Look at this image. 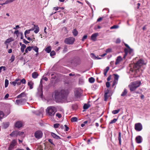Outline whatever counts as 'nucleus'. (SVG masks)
I'll return each instance as SVG.
<instances>
[{
  "instance_id": "9b49d317",
  "label": "nucleus",
  "mask_w": 150,
  "mask_h": 150,
  "mask_svg": "<svg viewBox=\"0 0 150 150\" xmlns=\"http://www.w3.org/2000/svg\"><path fill=\"white\" fill-rule=\"evenodd\" d=\"M125 54L124 56V58H125V57L128 54V53L129 54H132L133 52V50L130 48L129 49L125 48L124 50Z\"/></svg>"
},
{
  "instance_id": "58836bf2",
  "label": "nucleus",
  "mask_w": 150,
  "mask_h": 150,
  "mask_svg": "<svg viewBox=\"0 0 150 150\" xmlns=\"http://www.w3.org/2000/svg\"><path fill=\"white\" fill-rule=\"evenodd\" d=\"M8 84V80L6 79L5 80V88L7 87Z\"/></svg>"
},
{
  "instance_id": "c03bdc74",
  "label": "nucleus",
  "mask_w": 150,
  "mask_h": 150,
  "mask_svg": "<svg viewBox=\"0 0 150 150\" xmlns=\"http://www.w3.org/2000/svg\"><path fill=\"white\" fill-rule=\"evenodd\" d=\"M9 125L8 123H6L4 124L3 126L4 128H6L8 127Z\"/></svg>"
},
{
  "instance_id": "13d9d810",
  "label": "nucleus",
  "mask_w": 150,
  "mask_h": 150,
  "mask_svg": "<svg viewBox=\"0 0 150 150\" xmlns=\"http://www.w3.org/2000/svg\"><path fill=\"white\" fill-rule=\"evenodd\" d=\"M26 48H27V50H28V51H30L32 50V47L29 46V47H27Z\"/></svg>"
},
{
  "instance_id": "a18cd8bd",
  "label": "nucleus",
  "mask_w": 150,
  "mask_h": 150,
  "mask_svg": "<svg viewBox=\"0 0 150 150\" xmlns=\"http://www.w3.org/2000/svg\"><path fill=\"white\" fill-rule=\"evenodd\" d=\"M119 27V26L117 25H114L112 27H111L110 28L111 29H116L118 28Z\"/></svg>"
},
{
  "instance_id": "412c9836",
  "label": "nucleus",
  "mask_w": 150,
  "mask_h": 150,
  "mask_svg": "<svg viewBox=\"0 0 150 150\" xmlns=\"http://www.w3.org/2000/svg\"><path fill=\"white\" fill-rule=\"evenodd\" d=\"M90 56L93 59H100V58H98L96 56L95 54L93 53H91L90 54Z\"/></svg>"
},
{
  "instance_id": "7c9ffc66",
  "label": "nucleus",
  "mask_w": 150,
  "mask_h": 150,
  "mask_svg": "<svg viewBox=\"0 0 150 150\" xmlns=\"http://www.w3.org/2000/svg\"><path fill=\"white\" fill-rule=\"evenodd\" d=\"M120 110V109H119L117 110H113L112 112V113L113 114H116L118 113Z\"/></svg>"
},
{
  "instance_id": "680f3d73",
  "label": "nucleus",
  "mask_w": 150,
  "mask_h": 150,
  "mask_svg": "<svg viewBox=\"0 0 150 150\" xmlns=\"http://www.w3.org/2000/svg\"><path fill=\"white\" fill-rule=\"evenodd\" d=\"M9 94L8 93H7L5 95L4 98L5 99H6L7 98H8L9 97Z\"/></svg>"
},
{
  "instance_id": "338daca9",
  "label": "nucleus",
  "mask_w": 150,
  "mask_h": 150,
  "mask_svg": "<svg viewBox=\"0 0 150 150\" xmlns=\"http://www.w3.org/2000/svg\"><path fill=\"white\" fill-rule=\"evenodd\" d=\"M49 142L51 143L52 144L54 145L53 142L52 140L50 139H49L48 140Z\"/></svg>"
},
{
  "instance_id": "72a5a7b5",
  "label": "nucleus",
  "mask_w": 150,
  "mask_h": 150,
  "mask_svg": "<svg viewBox=\"0 0 150 150\" xmlns=\"http://www.w3.org/2000/svg\"><path fill=\"white\" fill-rule=\"evenodd\" d=\"M26 46L25 45H23V46L21 47V52L22 53H23L24 52V49L26 48Z\"/></svg>"
},
{
  "instance_id": "a211bd4d",
  "label": "nucleus",
  "mask_w": 150,
  "mask_h": 150,
  "mask_svg": "<svg viewBox=\"0 0 150 150\" xmlns=\"http://www.w3.org/2000/svg\"><path fill=\"white\" fill-rule=\"evenodd\" d=\"M51 135L53 138L55 139H61L59 136L53 132H52L51 133Z\"/></svg>"
},
{
  "instance_id": "4c0bfd02",
  "label": "nucleus",
  "mask_w": 150,
  "mask_h": 150,
  "mask_svg": "<svg viewBox=\"0 0 150 150\" xmlns=\"http://www.w3.org/2000/svg\"><path fill=\"white\" fill-rule=\"evenodd\" d=\"M46 29H47L46 27H45L44 28V34L43 37H44L45 38H46V37H47L46 35H47V32L46 31Z\"/></svg>"
},
{
  "instance_id": "052dcab7",
  "label": "nucleus",
  "mask_w": 150,
  "mask_h": 150,
  "mask_svg": "<svg viewBox=\"0 0 150 150\" xmlns=\"http://www.w3.org/2000/svg\"><path fill=\"white\" fill-rule=\"evenodd\" d=\"M87 35H85L83 36L82 39V40L83 41L85 39H86L87 38Z\"/></svg>"
},
{
  "instance_id": "5701e85b",
  "label": "nucleus",
  "mask_w": 150,
  "mask_h": 150,
  "mask_svg": "<svg viewBox=\"0 0 150 150\" xmlns=\"http://www.w3.org/2000/svg\"><path fill=\"white\" fill-rule=\"evenodd\" d=\"M78 106L77 104H73L71 105V108L72 109L76 110L78 108Z\"/></svg>"
},
{
  "instance_id": "6e6d98bb",
  "label": "nucleus",
  "mask_w": 150,
  "mask_h": 150,
  "mask_svg": "<svg viewBox=\"0 0 150 150\" xmlns=\"http://www.w3.org/2000/svg\"><path fill=\"white\" fill-rule=\"evenodd\" d=\"M112 49L111 48H108L106 50V53H108L111 52Z\"/></svg>"
},
{
  "instance_id": "473e14b6",
  "label": "nucleus",
  "mask_w": 150,
  "mask_h": 150,
  "mask_svg": "<svg viewBox=\"0 0 150 150\" xmlns=\"http://www.w3.org/2000/svg\"><path fill=\"white\" fill-rule=\"evenodd\" d=\"M4 116V112L2 111H0V120L3 118Z\"/></svg>"
},
{
  "instance_id": "e2e57ef3",
  "label": "nucleus",
  "mask_w": 150,
  "mask_h": 150,
  "mask_svg": "<svg viewBox=\"0 0 150 150\" xmlns=\"http://www.w3.org/2000/svg\"><path fill=\"white\" fill-rule=\"evenodd\" d=\"M64 126L66 128L65 131H68L69 129V128L66 125H64Z\"/></svg>"
},
{
  "instance_id": "f704fd0d",
  "label": "nucleus",
  "mask_w": 150,
  "mask_h": 150,
  "mask_svg": "<svg viewBox=\"0 0 150 150\" xmlns=\"http://www.w3.org/2000/svg\"><path fill=\"white\" fill-rule=\"evenodd\" d=\"M89 82L91 83H93L95 81V79L93 77H90L88 79Z\"/></svg>"
},
{
  "instance_id": "4be33fe9",
  "label": "nucleus",
  "mask_w": 150,
  "mask_h": 150,
  "mask_svg": "<svg viewBox=\"0 0 150 150\" xmlns=\"http://www.w3.org/2000/svg\"><path fill=\"white\" fill-rule=\"evenodd\" d=\"M10 136L11 137L17 136V131H14L13 132L10 134Z\"/></svg>"
},
{
  "instance_id": "774afa93",
  "label": "nucleus",
  "mask_w": 150,
  "mask_h": 150,
  "mask_svg": "<svg viewBox=\"0 0 150 150\" xmlns=\"http://www.w3.org/2000/svg\"><path fill=\"white\" fill-rule=\"evenodd\" d=\"M10 2L9 0H6L5 2L3 4H7L9 3H10Z\"/></svg>"
},
{
  "instance_id": "39448f33",
  "label": "nucleus",
  "mask_w": 150,
  "mask_h": 150,
  "mask_svg": "<svg viewBox=\"0 0 150 150\" xmlns=\"http://www.w3.org/2000/svg\"><path fill=\"white\" fill-rule=\"evenodd\" d=\"M43 133L41 130H38L36 131L34 134V135L36 138L39 139L41 138L43 136Z\"/></svg>"
},
{
  "instance_id": "5fc2aeb1",
  "label": "nucleus",
  "mask_w": 150,
  "mask_h": 150,
  "mask_svg": "<svg viewBox=\"0 0 150 150\" xmlns=\"http://www.w3.org/2000/svg\"><path fill=\"white\" fill-rule=\"evenodd\" d=\"M91 122V119L90 118H88V120H86V121H85L84 122V124H87L88 122H89V123H90Z\"/></svg>"
},
{
  "instance_id": "20e7f679",
  "label": "nucleus",
  "mask_w": 150,
  "mask_h": 150,
  "mask_svg": "<svg viewBox=\"0 0 150 150\" xmlns=\"http://www.w3.org/2000/svg\"><path fill=\"white\" fill-rule=\"evenodd\" d=\"M57 111L56 108L54 106L48 107L46 110V112L48 115L50 116H53Z\"/></svg>"
},
{
  "instance_id": "f3484780",
  "label": "nucleus",
  "mask_w": 150,
  "mask_h": 150,
  "mask_svg": "<svg viewBox=\"0 0 150 150\" xmlns=\"http://www.w3.org/2000/svg\"><path fill=\"white\" fill-rule=\"evenodd\" d=\"M109 91L108 89H107L105 91L104 95V100L106 101L108 97V94L109 93Z\"/></svg>"
},
{
  "instance_id": "e433bc0d",
  "label": "nucleus",
  "mask_w": 150,
  "mask_h": 150,
  "mask_svg": "<svg viewBox=\"0 0 150 150\" xmlns=\"http://www.w3.org/2000/svg\"><path fill=\"white\" fill-rule=\"evenodd\" d=\"M32 49L37 53H38V48L36 46L32 47Z\"/></svg>"
},
{
  "instance_id": "6e6552de",
  "label": "nucleus",
  "mask_w": 150,
  "mask_h": 150,
  "mask_svg": "<svg viewBox=\"0 0 150 150\" xmlns=\"http://www.w3.org/2000/svg\"><path fill=\"white\" fill-rule=\"evenodd\" d=\"M42 80L40 81V87L38 89V93L39 95H40V97L42 98L43 97V91H42V83H41Z\"/></svg>"
},
{
  "instance_id": "cd10ccee",
  "label": "nucleus",
  "mask_w": 150,
  "mask_h": 150,
  "mask_svg": "<svg viewBox=\"0 0 150 150\" xmlns=\"http://www.w3.org/2000/svg\"><path fill=\"white\" fill-rule=\"evenodd\" d=\"M51 47H47L46 48L45 50V51L48 53H50L51 51Z\"/></svg>"
},
{
  "instance_id": "69168bd1",
  "label": "nucleus",
  "mask_w": 150,
  "mask_h": 150,
  "mask_svg": "<svg viewBox=\"0 0 150 150\" xmlns=\"http://www.w3.org/2000/svg\"><path fill=\"white\" fill-rule=\"evenodd\" d=\"M120 40L119 38H117L116 41V43H120Z\"/></svg>"
},
{
  "instance_id": "b1692460",
  "label": "nucleus",
  "mask_w": 150,
  "mask_h": 150,
  "mask_svg": "<svg viewBox=\"0 0 150 150\" xmlns=\"http://www.w3.org/2000/svg\"><path fill=\"white\" fill-rule=\"evenodd\" d=\"M38 76V74L37 72H34L32 74V77L34 79L36 78Z\"/></svg>"
},
{
  "instance_id": "f8f14e48",
  "label": "nucleus",
  "mask_w": 150,
  "mask_h": 150,
  "mask_svg": "<svg viewBox=\"0 0 150 150\" xmlns=\"http://www.w3.org/2000/svg\"><path fill=\"white\" fill-rule=\"evenodd\" d=\"M122 60V59L121 56L117 57L116 58V61L115 62V64L116 65L119 64L120 62Z\"/></svg>"
},
{
  "instance_id": "6ab92c4d",
  "label": "nucleus",
  "mask_w": 150,
  "mask_h": 150,
  "mask_svg": "<svg viewBox=\"0 0 150 150\" xmlns=\"http://www.w3.org/2000/svg\"><path fill=\"white\" fill-rule=\"evenodd\" d=\"M28 85L29 86L30 89H31L33 88V83L32 81H30L28 82Z\"/></svg>"
},
{
  "instance_id": "bb28decb",
  "label": "nucleus",
  "mask_w": 150,
  "mask_h": 150,
  "mask_svg": "<svg viewBox=\"0 0 150 150\" xmlns=\"http://www.w3.org/2000/svg\"><path fill=\"white\" fill-rule=\"evenodd\" d=\"M109 69V68L108 67H106L105 69H104V75L105 76H106L107 73Z\"/></svg>"
},
{
  "instance_id": "09e8293b",
  "label": "nucleus",
  "mask_w": 150,
  "mask_h": 150,
  "mask_svg": "<svg viewBox=\"0 0 150 150\" xmlns=\"http://www.w3.org/2000/svg\"><path fill=\"white\" fill-rule=\"evenodd\" d=\"M17 136L22 135L24 134V132H18L17 131Z\"/></svg>"
},
{
  "instance_id": "de8ad7c7",
  "label": "nucleus",
  "mask_w": 150,
  "mask_h": 150,
  "mask_svg": "<svg viewBox=\"0 0 150 150\" xmlns=\"http://www.w3.org/2000/svg\"><path fill=\"white\" fill-rule=\"evenodd\" d=\"M15 59V57L13 55H12L11 57V58L10 59V60L11 61V62H13Z\"/></svg>"
},
{
  "instance_id": "ddd939ff",
  "label": "nucleus",
  "mask_w": 150,
  "mask_h": 150,
  "mask_svg": "<svg viewBox=\"0 0 150 150\" xmlns=\"http://www.w3.org/2000/svg\"><path fill=\"white\" fill-rule=\"evenodd\" d=\"M98 35V33H95L93 34L91 37V39L94 41H95L96 40V37Z\"/></svg>"
},
{
  "instance_id": "423d86ee",
  "label": "nucleus",
  "mask_w": 150,
  "mask_h": 150,
  "mask_svg": "<svg viewBox=\"0 0 150 150\" xmlns=\"http://www.w3.org/2000/svg\"><path fill=\"white\" fill-rule=\"evenodd\" d=\"M75 39L73 37H69L66 38L64 40V42L68 44H72L74 42Z\"/></svg>"
},
{
  "instance_id": "79ce46f5",
  "label": "nucleus",
  "mask_w": 150,
  "mask_h": 150,
  "mask_svg": "<svg viewBox=\"0 0 150 150\" xmlns=\"http://www.w3.org/2000/svg\"><path fill=\"white\" fill-rule=\"evenodd\" d=\"M25 95V93H21V94L18 95L17 97L18 98H20L23 97V96Z\"/></svg>"
},
{
  "instance_id": "7ed1b4c3",
  "label": "nucleus",
  "mask_w": 150,
  "mask_h": 150,
  "mask_svg": "<svg viewBox=\"0 0 150 150\" xmlns=\"http://www.w3.org/2000/svg\"><path fill=\"white\" fill-rule=\"evenodd\" d=\"M141 82L140 81H136L131 82L128 86L131 91L135 90L137 88L139 87L141 85Z\"/></svg>"
},
{
  "instance_id": "3c124183",
  "label": "nucleus",
  "mask_w": 150,
  "mask_h": 150,
  "mask_svg": "<svg viewBox=\"0 0 150 150\" xmlns=\"http://www.w3.org/2000/svg\"><path fill=\"white\" fill-rule=\"evenodd\" d=\"M55 54V52L54 51H52L50 53V55L51 56L54 55Z\"/></svg>"
},
{
  "instance_id": "c9c22d12",
  "label": "nucleus",
  "mask_w": 150,
  "mask_h": 150,
  "mask_svg": "<svg viewBox=\"0 0 150 150\" xmlns=\"http://www.w3.org/2000/svg\"><path fill=\"white\" fill-rule=\"evenodd\" d=\"M71 120L72 122H76L78 120V119L76 117H73L71 118Z\"/></svg>"
},
{
  "instance_id": "37998d69",
  "label": "nucleus",
  "mask_w": 150,
  "mask_h": 150,
  "mask_svg": "<svg viewBox=\"0 0 150 150\" xmlns=\"http://www.w3.org/2000/svg\"><path fill=\"white\" fill-rule=\"evenodd\" d=\"M30 31H31L30 30V29H29V30H26L24 34H25V37L26 38V34H29V33H30Z\"/></svg>"
},
{
  "instance_id": "49530a36",
  "label": "nucleus",
  "mask_w": 150,
  "mask_h": 150,
  "mask_svg": "<svg viewBox=\"0 0 150 150\" xmlns=\"http://www.w3.org/2000/svg\"><path fill=\"white\" fill-rule=\"evenodd\" d=\"M3 69L4 71H5L6 70V67L4 66H1L0 67V73L1 72V70Z\"/></svg>"
},
{
  "instance_id": "2eb2a0df",
  "label": "nucleus",
  "mask_w": 150,
  "mask_h": 150,
  "mask_svg": "<svg viewBox=\"0 0 150 150\" xmlns=\"http://www.w3.org/2000/svg\"><path fill=\"white\" fill-rule=\"evenodd\" d=\"M135 140L137 143L139 144L142 142V138L141 136H138L136 137Z\"/></svg>"
},
{
  "instance_id": "bf43d9fd",
  "label": "nucleus",
  "mask_w": 150,
  "mask_h": 150,
  "mask_svg": "<svg viewBox=\"0 0 150 150\" xmlns=\"http://www.w3.org/2000/svg\"><path fill=\"white\" fill-rule=\"evenodd\" d=\"M106 86L107 87L109 88L110 86V83L108 82H107L106 83Z\"/></svg>"
},
{
  "instance_id": "393cba45",
  "label": "nucleus",
  "mask_w": 150,
  "mask_h": 150,
  "mask_svg": "<svg viewBox=\"0 0 150 150\" xmlns=\"http://www.w3.org/2000/svg\"><path fill=\"white\" fill-rule=\"evenodd\" d=\"M91 105L89 104H84L83 106V108L84 110L88 109Z\"/></svg>"
},
{
  "instance_id": "a19ab883",
  "label": "nucleus",
  "mask_w": 150,
  "mask_h": 150,
  "mask_svg": "<svg viewBox=\"0 0 150 150\" xmlns=\"http://www.w3.org/2000/svg\"><path fill=\"white\" fill-rule=\"evenodd\" d=\"M117 119L114 118L113 120L111 121L110 122V124H113L115 123L117 121Z\"/></svg>"
},
{
  "instance_id": "c756f323",
  "label": "nucleus",
  "mask_w": 150,
  "mask_h": 150,
  "mask_svg": "<svg viewBox=\"0 0 150 150\" xmlns=\"http://www.w3.org/2000/svg\"><path fill=\"white\" fill-rule=\"evenodd\" d=\"M72 33L75 36L77 35L78 32L76 29H74L72 31Z\"/></svg>"
},
{
  "instance_id": "2f4dec72",
  "label": "nucleus",
  "mask_w": 150,
  "mask_h": 150,
  "mask_svg": "<svg viewBox=\"0 0 150 150\" xmlns=\"http://www.w3.org/2000/svg\"><path fill=\"white\" fill-rule=\"evenodd\" d=\"M127 93V90L126 89H125L122 92V93L121 94V96H125Z\"/></svg>"
},
{
  "instance_id": "a878e982",
  "label": "nucleus",
  "mask_w": 150,
  "mask_h": 150,
  "mask_svg": "<svg viewBox=\"0 0 150 150\" xmlns=\"http://www.w3.org/2000/svg\"><path fill=\"white\" fill-rule=\"evenodd\" d=\"M121 133L120 132H119L118 134V140L119 141V143L120 145H121Z\"/></svg>"
},
{
  "instance_id": "1a4fd4ad",
  "label": "nucleus",
  "mask_w": 150,
  "mask_h": 150,
  "mask_svg": "<svg viewBox=\"0 0 150 150\" xmlns=\"http://www.w3.org/2000/svg\"><path fill=\"white\" fill-rule=\"evenodd\" d=\"M16 144V142L15 140H13L9 146L8 148V150H12Z\"/></svg>"
},
{
  "instance_id": "ea45409f",
  "label": "nucleus",
  "mask_w": 150,
  "mask_h": 150,
  "mask_svg": "<svg viewBox=\"0 0 150 150\" xmlns=\"http://www.w3.org/2000/svg\"><path fill=\"white\" fill-rule=\"evenodd\" d=\"M114 75V80L118 81L119 78V76L116 74H115Z\"/></svg>"
},
{
  "instance_id": "4468645a",
  "label": "nucleus",
  "mask_w": 150,
  "mask_h": 150,
  "mask_svg": "<svg viewBox=\"0 0 150 150\" xmlns=\"http://www.w3.org/2000/svg\"><path fill=\"white\" fill-rule=\"evenodd\" d=\"M22 126V123L21 121H17L15 124V126L16 127L20 128Z\"/></svg>"
},
{
  "instance_id": "0eeeda50",
  "label": "nucleus",
  "mask_w": 150,
  "mask_h": 150,
  "mask_svg": "<svg viewBox=\"0 0 150 150\" xmlns=\"http://www.w3.org/2000/svg\"><path fill=\"white\" fill-rule=\"evenodd\" d=\"M81 93V90L80 88L76 89L74 91V96L76 98H78L80 97Z\"/></svg>"
},
{
  "instance_id": "9d476101",
  "label": "nucleus",
  "mask_w": 150,
  "mask_h": 150,
  "mask_svg": "<svg viewBox=\"0 0 150 150\" xmlns=\"http://www.w3.org/2000/svg\"><path fill=\"white\" fill-rule=\"evenodd\" d=\"M135 129L137 131H139L141 130L142 129V124L139 123H137L135 125Z\"/></svg>"
},
{
  "instance_id": "864d4df0",
  "label": "nucleus",
  "mask_w": 150,
  "mask_h": 150,
  "mask_svg": "<svg viewBox=\"0 0 150 150\" xmlns=\"http://www.w3.org/2000/svg\"><path fill=\"white\" fill-rule=\"evenodd\" d=\"M26 80L24 79H23L21 80L20 81V82H21V83L23 84H25L26 83Z\"/></svg>"
},
{
  "instance_id": "603ef678",
  "label": "nucleus",
  "mask_w": 150,
  "mask_h": 150,
  "mask_svg": "<svg viewBox=\"0 0 150 150\" xmlns=\"http://www.w3.org/2000/svg\"><path fill=\"white\" fill-rule=\"evenodd\" d=\"M118 81L116 80H114L113 83H112V86H114L115 85L117 84V83Z\"/></svg>"
},
{
  "instance_id": "c85d7f7f",
  "label": "nucleus",
  "mask_w": 150,
  "mask_h": 150,
  "mask_svg": "<svg viewBox=\"0 0 150 150\" xmlns=\"http://www.w3.org/2000/svg\"><path fill=\"white\" fill-rule=\"evenodd\" d=\"M18 81H19V79H16L14 81H13L11 83H10L13 84L14 86H15L17 84L16 82Z\"/></svg>"
},
{
  "instance_id": "f03ea898",
  "label": "nucleus",
  "mask_w": 150,
  "mask_h": 150,
  "mask_svg": "<svg viewBox=\"0 0 150 150\" xmlns=\"http://www.w3.org/2000/svg\"><path fill=\"white\" fill-rule=\"evenodd\" d=\"M69 93V90L67 89L62 90L60 91L55 90L53 93L52 96H54V100L56 102H65Z\"/></svg>"
},
{
  "instance_id": "0e129e2a",
  "label": "nucleus",
  "mask_w": 150,
  "mask_h": 150,
  "mask_svg": "<svg viewBox=\"0 0 150 150\" xmlns=\"http://www.w3.org/2000/svg\"><path fill=\"white\" fill-rule=\"evenodd\" d=\"M19 81H18L16 82L17 84L18 85H19L21 84V82H20L21 80H20L19 79Z\"/></svg>"
},
{
  "instance_id": "aec40b11",
  "label": "nucleus",
  "mask_w": 150,
  "mask_h": 150,
  "mask_svg": "<svg viewBox=\"0 0 150 150\" xmlns=\"http://www.w3.org/2000/svg\"><path fill=\"white\" fill-rule=\"evenodd\" d=\"M13 41V39L12 38H10L7 39L5 41L4 43L5 44H6L7 43H9Z\"/></svg>"
},
{
  "instance_id": "f257e3e1",
  "label": "nucleus",
  "mask_w": 150,
  "mask_h": 150,
  "mask_svg": "<svg viewBox=\"0 0 150 150\" xmlns=\"http://www.w3.org/2000/svg\"><path fill=\"white\" fill-rule=\"evenodd\" d=\"M146 62H144L142 59H140L135 64H131L130 67V71L134 74L137 75L139 76L142 72L143 70L146 67Z\"/></svg>"
},
{
  "instance_id": "8fccbe9b",
  "label": "nucleus",
  "mask_w": 150,
  "mask_h": 150,
  "mask_svg": "<svg viewBox=\"0 0 150 150\" xmlns=\"http://www.w3.org/2000/svg\"><path fill=\"white\" fill-rule=\"evenodd\" d=\"M56 116L57 117L59 118H60L62 117V115L60 113H57L56 114Z\"/></svg>"
},
{
  "instance_id": "4d7b16f0",
  "label": "nucleus",
  "mask_w": 150,
  "mask_h": 150,
  "mask_svg": "<svg viewBox=\"0 0 150 150\" xmlns=\"http://www.w3.org/2000/svg\"><path fill=\"white\" fill-rule=\"evenodd\" d=\"M59 124H54V127L55 128H57L59 127Z\"/></svg>"
},
{
  "instance_id": "dca6fc26",
  "label": "nucleus",
  "mask_w": 150,
  "mask_h": 150,
  "mask_svg": "<svg viewBox=\"0 0 150 150\" xmlns=\"http://www.w3.org/2000/svg\"><path fill=\"white\" fill-rule=\"evenodd\" d=\"M33 25L35 27V30L34 31V33L36 34L38 33L40 30L39 27L38 25H36L34 24H33Z\"/></svg>"
}]
</instances>
